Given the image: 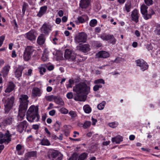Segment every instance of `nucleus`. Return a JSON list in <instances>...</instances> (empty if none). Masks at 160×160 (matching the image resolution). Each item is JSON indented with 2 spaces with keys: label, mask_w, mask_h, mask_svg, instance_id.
<instances>
[{
  "label": "nucleus",
  "mask_w": 160,
  "mask_h": 160,
  "mask_svg": "<svg viewBox=\"0 0 160 160\" xmlns=\"http://www.w3.org/2000/svg\"><path fill=\"white\" fill-rule=\"evenodd\" d=\"M73 91L76 93L74 97L75 100L83 102L86 99V95L90 92V87L85 83H80L73 88Z\"/></svg>",
  "instance_id": "nucleus-1"
},
{
  "label": "nucleus",
  "mask_w": 160,
  "mask_h": 160,
  "mask_svg": "<svg viewBox=\"0 0 160 160\" xmlns=\"http://www.w3.org/2000/svg\"><path fill=\"white\" fill-rule=\"evenodd\" d=\"M27 95H21L19 98L20 104L18 109V119L19 121L22 120L25 116V112L27 109L28 102Z\"/></svg>",
  "instance_id": "nucleus-2"
},
{
  "label": "nucleus",
  "mask_w": 160,
  "mask_h": 160,
  "mask_svg": "<svg viewBox=\"0 0 160 160\" xmlns=\"http://www.w3.org/2000/svg\"><path fill=\"white\" fill-rule=\"evenodd\" d=\"M40 116L38 114V109L34 106H31L28 109L26 118L30 122H38L39 121Z\"/></svg>",
  "instance_id": "nucleus-3"
},
{
  "label": "nucleus",
  "mask_w": 160,
  "mask_h": 160,
  "mask_svg": "<svg viewBox=\"0 0 160 160\" xmlns=\"http://www.w3.org/2000/svg\"><path fill=\"white\" fill-rule=\"evenodd\" d=\"M15 98L13 96H12L10 98H4L2 99L4 108L5 113H8L12 109L14 103Z\"/></svg>",
  "instance_id": "nucleus-4"
},
{
  "label": "nucleus",
  "mask_w": 160,
  "mask_h": 160,
  "mask_svg": "<svg viewBox=\"0 0 160 160\" xmlns=\"http://www.w3.org/2000/svg\"><path fill=\"white\" fill-rule=\"evenodd\" d=\"M47 156L50 160H62L63 155L57 150L50 149L48 152Z\"/></svg>",
  "instance_id": "nucleus-5"
},
{
  "label": "nucleus",
  "mask_w": 160,
  "mask_h": 160,
  "mask_svg": "<svg viewBox=\"0 0 160 160\" xmlns=\"http://www.w3.org/2000/svg\"><path fill=\"white\" fill-rule=\"evenodd\" d=\"M34 51V50L32 47L27 46L24 51L23 55L24 60L26 61H29L31 59Z\"/></svg>",
  "instance_id": "nucleus-6"
},
{
  "label": "nucleus",
  "mask_w": 160,
  "mask_h": 160,
  "mask_svg": "<svg viewBox=\"0 0 160 160\" xmlns=\"http://www.w3.org/2000/svg\"><path fill=\"white\" fill-rule=\"evenodd\" d=\"M64 57L67 59L73 61L76 58V55L72 50L69 49H66L64 52Z\"/></svg>",
  "instance_id": "nucleus-7"
},
{
  "label": "nucleus",
  "mask_w": 160,
  "mask_h": 160,
  "mask_svg": "<svg viewBox=\"0 0 160 160\" xmlns=\"http://www.w3.org/2000/svg\"><path fill=\"white\" fill-rule=\"evenodd\" d=\"M87 36L84 32H81L78 34L75 38V41L78 43L85 42L86 41Z\"/></svg>",
  "instance_id": "nucleus-8"
},
{
  "label": "nucleus",
  "mask_w": 160,
  "mask_h": 160,
  "mask_svg": "<svg viewBox=\"0 0 160 160\" xmlns=\"http://www.w3.org/2000/svg\"><path fill=\"white\" fill-rule=\"evenodd\" d=\"M135 62L137 66H139L142 71H144L148 68V65L147 63L143 59H138L135 61Z\"/></svg>",
  "instance_id": "nucleus-9"
},
{
  "label": "nucleus",
  "mask_w": 160,
  "mask_h": 160,
  "mask_svg": "<svg viewBox=\"0 0 160 160\" xmlns=\"http://www.w3.org/2000/svg\"><path fill=\"white\" fill-rule=\"evenodd\" d=\"M52 27L49 24L45 23L41 28V32L44 34L48 35L52 30Z\"/></svg>",
  "instance_id": "nucleus-10"
},
{
  "label": "nucleus",
  "mask_w": 160,
  "mask_h": 160,
  "mask_svg": "<svg viewBox=\"0 0 160 160\" xmlns=\"http://www.w3.org/2000/svg\"><path fill=\"white\" fill-rule=\"evenodd\" d=\"M6 135L7 136L5 138H1L0 140V144H1L4 143L6 144H8L11 141L12 135L10 134L8 130H7L6 131Z\"/></svg>",
  "instance_id": "nucleus-11"
},
{
  "label": "nucleus",
  "mask_w": 160,
  "mask_h": 160,
  "mask_svg": "<svg viewBox=\"0 0 160 160\" xmlns=\"http://www.w3.org/2000/svg\"><path fill=\"white\" fill-rule=\"evenodd\" d=\"M42 93V91L38 87H34L32 90V96L34 98L41 97Z\"/></svg>",
  "instance_id": "nucleus-12"
},
{
  "label": "nucleus",
  "mask_w": 160,
  "mask_h": 160,
  "mask_svg": "<svg viewBox=\"0 0 160 160\" xmlns=\"http://www.w3.org/2000/svg\"><path fill=\"white\" fill-rule=\"evenodd\" d=\"M90 46L88 44H80L77 47V49L84 52H86L89 51L90 50Z\"/></svg>",
  "instance_id": "nucleus-13"
},
{
  "label": "nucleus",
  "mask_w": 160,
  "mask_h": 160,
  "mask_svg": "<svg viewBox=\"0 0 160 160\" xmlns=\"http://www.w3.org/2000/svg\"><path fill=\"white\" fill-rule=\"evenodd\" d=\"M131 17V19L136 23H137L138 22L139 12L137 9H134L132 12Z\"/></svg>",
  "instance_id": "nucleus-14"
},
{
  "label": "nucleus",
  "mask_w": 160,
  "mask_h": 160,
  "mask_svg": "<svg viewBox=\"0 0 160 160\" xmlns=\"http://www.w3.org/2000/svg\"><path fill=\"white\" fill-rule=\"evenodd\" d=\"M26 38L30 41L35 40L36 37L35 33L33 31H30L26 33Z\"/></svg>",
  "instance_id": "nucleus-15"
},
{
  "label": "nucleus",
  "mask_w": 160,
  "mask_h": 160,
  "mask_svg": "<svg viewBox=\"0 0 160 160\" xmlns=\"http://www.w3.org/2000/svg\"><path fill=\"white\" fill-rule=\"evenodd\" d=\"M24 69L23 66H19L14 72L16 77L17 78L21 77L22 76V71Z\"/></svg>",
  "instance_id": "nucleus-16"
},
{
  "label": "nucleus",
  "mask_w": 160,
  "mask_h": 160,
  "mask_svg": "<svg viewBox=\"0 0 160 160\" xmlns=\"http://www.w3.org/2000/svg\"><path fill=\"white\" fill-rule=\"evenodd\" d=\"M109 56V54L105 51H100L96 55V57L98 58H106L108 57Z\"/></svg>",
  "instance_id": "nucleus-17"
},
{
  "label": "nucleus",
  "mask_w": 160,
  "mask_h": 160,
  "mask_svg": "<svg viewBox=\"0 0 160 160\" xmlns=\"http://www.w3.org/2000/svg\"><path fill=\"white\" fill-rule=\"evenodd\" d=\"M90 0H81L80 6L82 8H86L89 6Z\"/></svg>",
  "instance_id": "nucleus-18"
},
{
  "label": "nucleus",
  "mask_w": 160,
  "mask_h": 160,
  "mask_svg": "<svg viewBox=\"0 0 160 160\" xmlns=\"http://www.w3.org/2000/svg\"><path fill=\"white\" fill-rule=\"evenodd\" d=\"M47 8H48L46 6H44L41 7L38 13L37 14V16L39 17H41L46 13Z\"/></svg>",
  "instance_id": "nucleus-19"
},
{
  "label": "nucleus",
  "mask_w": 160,
  "mask_h": 160,
  "mask_svg": "<svg viewBox=\"0 0 160 160\" xmlns=\"http://www.w3.org/2000/svg\"><path fill=\"white\" fill-rule=\"evenodd\" d=\"M15 85L12 82H10L8 85V86L5 90V92H10L13 91L15 87Z\"/></svg>",
  "instance_id": "nucleus-20"
},
{
  "label": "nucleus",
  "mask_w": 160,
  "mask_h": 160,
  "mask_svg": "<svg viewBox=\"0 0 160 160\" xmlns=\"http://www.w3.org/2000/svg\"><path fill=\"white\" fill-rule=\"evenodd\" d=\"M10 68V66L7 65L5 66L2 68L1 72L3 74V77L6 76L8 74Z\"/></svg>",
  "instance_id": "nucleus-21"
},
{
  "label": "nucleus",
  "mask_w": 160,
  "mask_h": 160,
  "mask_svg": "<svg viewBox=\"0 0 160 160\" xmlns=\"http://www.w3.org/2000/svg\"><path fill=\"white\" fill-rule=\"evenodd\" d=\"M112 142H115L116 143L119 144L122 141L123 138L122 137L118 135L112 138Z\"/></svg>",
  "instance_id": "nucleus-22"
},
{
  "label": "nucleus",
  "mask_w": 160,
  "mask_h": 160,
  "mask_svg": "<svg viewBox=\"0 0 160 160\" xmlns=\"http://www.w3.org/2000/svg\"><path fill=\"white\" fill-rule=\"evenodd\" d=\"M54 102L57 104L63 105H64V102L63 101L62 98L59 97H57L55 96V99L54 100Z\"/></svg>",
  "instance_id": "nucleus-23"
},
{
  "label": "nucleus",
  "mask_w": 160,
  "mask_h": 160,
  "mask_svg": "<svg viewBox=\"0 0 160 160\" xmlns=\"http://www.w3.org/2000/svg\"><path fill=\"white\" fill-rule=\"evenodd\" d=\"M12 117L9 116L5 119L3 121V123L5 125H9L12 122Z\"/></svg>",
  "instance_id": "nucleus-24"
},
{
  "label": "nucleus",
  "mask_w": 160,
  "mask_h": 160,
  "mask_svg": "<svg viewBox=\"0 0 160 160\" xmlns=\"http://www.w3.org/2000/svg\"><path fill=\"white\" fill-rule=\"evenodd\" d=\"M46 67L47 65L45 64H42L39 67L38 69L41 74L43 75V73L46 72Z\"/></svg>",
  "instance_id": "nucleus-25"
},
{
  "label": "nucleus",
  "mask_w": 160,
  "mask_h": 160,
  "mask_svg": "<svg viewBox=\"0 0 160 160\" xmlns=\"http://www.w3.org/2000/svg\"><path fill=\"white\" fill-rule=\"evenodd\" d=\"M37 42L39 45H42L44 43L45 41L44 35L41 34L39 36L37 39Z\"/></svg>",
  "instance_id": "nucleus-26"
},
{
  "label": "nucleus",
  "mask_w": 160,
  "mask_h": 160,
  "mask_svg": "<svg viewBox=\"0 0 160 160\" xmlns=\"http://www.w3.org/2000/svg\"><path fill=\"white\" fill-rule=\"evenodd\" d=\"M88 154L86 152H83L79 156L78 155L77 160H85L87 158Z\"/></svg>",
  "instance_id": "nucleus-27"
},
{
  "label": "nucleus",
  "mask_w": 160,
  "mask_h": 160,
  "mask_svg": "<svg viewBox=\"0 0 160 160\" xmlns=\"http://www.w3.org/2000/svg\"><path fill=\"white\" fill-rule=\"evenodd\" d=\"M131 8V2L128 1L127 2L125 5V9L127 12H130Z\"/></svg>",
  "instance_id": "nucleus-28"
},
{
  "label": "nucleus",
  "mask_w": 160,
  "mask_h": 160,
  "mask_svg": "<svg viewBox=\"0 0 160 160\" xmlns=\"http://www.w3.org/2000/svg\"><path fill=\"white\" fill-rule=\"evenodd\" d=\"M148 7L144 4L142 5L141 7V12L143 15L148 13L147 9Z\"/></svg>",
  "instance_id": "nucleus-29"
},
{
  "label": "nucleus",
  "mask_w": 160,
  "mask_h": 160,
  "mask_svg": "<svg viewBox=\"0 0 160 160\" xmlns=\"http://www.w3.org/2000/svg\"><path fill=\"white\" fill-rule=\"evenodd\" d=\"M40 144L43 146H49L50 145L49 141L47 138L43 139L41 140Z\"/></svg>",
  "instance_id": "nucleus-30"
},
{
  "label": "nucleus",
  "mask_w": 160,
  "mask_h": 160,
  "mask_svg": "<svg viewBox=\"0 0 160 160\" xmlns=\"http://www.w3.org/2000/svg\"><path fill=\"white\" fill-rule=\"evenodd\" d=\"M61 123L58 121H57L53 126V128L56 131H58L60 129Z\"/></svg>",
  "instance_id": "nucleus-31"
},
{
  "label": "nucleus",
  "mask_w": 160,
  "mask_h": 160,
  "mask_svg": "<svg viewBox=\"0 0 160 160\" xmlns=\"http://www.w3.org/2000/svg\"><path fill=\"white\" fill-rule=\"evenodd\" d=\"M151 13L150 14H148L147 13L144 15H144L143 17L144 19L145 20H148L151 17L152 15L153 14L154 12L152 9L151 10Z\"/></svg>",
  "instance_id": "nucleus-32"
},
{
  "label": "nucleus",
  "mask_w": 160,
  "mask_h": 160,
  "mask_svg": "<svg viewBox=\"0 0 160 160\" xmlns=\"http://www.w3.org/2000/svg\"><path fill=\"white\" fill-rule=\"evenodd\" d=\"M83 110L86 113H90L91 111V108L89 105H86L83 107Z\"/></svg>",
  "instance_id": "nucleus-33"
},
{
  "label": "nucleus",
  "mask_w": 160,
  "mask_h": 160,
  "mask_svg": "<svg viewBox=\"0 0 160 160\" xmlns=\"http://www.w3.org/2000/svg\"><path fill=\"white\" fill-rule=\"evenodd\" d=\"M111 36V35L103 34L100 37L103 40L108 41L110 40Z\"/></svg>",
  "instance_id": "nucleus-34"
},
{
  "label": "nucleus",
  "mask_w": 160,
  "mask_h": 160,
  "mask_svg": "<svg viewBox=\"0 0 160 160\" xmlns=\"http://www.w3.org/2000/svg\"><path fill=\"white\" fill-rule=\"evenodd\" d=\"M78 155L76 153H73L68 160H77Z\"/></svg>",
  "instance_id": "nucleus-35"
},
{
  "label": "nucleus",
  "mask_w": 160,
  "mask_h": 160,
  "mask_svg": "<svg viewBox=\"0 0 160 160\" xmlns=\"http://www.w3.org/2000/svg\"><path fill=\"white\" fill-rule=\"evenodd\" d=\"M106 104V102L105 101H103L101 103L99 104L97 106L98 108V109L101 110L103 109Z\"/></svg>",
  "instance_id": "nucleus-36"
},
{
  "label": "nucleus",
  "mask_w": 160,
  "mask_h": 160,
  "mask_svg": "<svg viewBox=\"0 0 160 160\" xmlns=\"http://www.w3.org/2000/svg\"><path fill=\"white\" fill-rule=\"evenodd\" d=\"M48 54L47 53L44 52L41 58L42 60L44 62L46 61L48 59Z\"/></svg>",
  "instance_id": "nucleus-37"
},
{
  "label": "nucleus",
  "mask_w": 160,
  "mask_h": 160,
  "mask_svg": "<svg viewBox=\"0 0 160 160\" xmlns=\"http://www.w3.org/2000/svg\"><path fill=\"white\" fill-rule=\"evenodd\" d=\"M154 32L157 35H160V24H158L156 26Z\"/></svg>",
  "instance_id": "nucleus-38"
},
{
  "label": "nucleus",
  "mask_w": 160,
  "mask_h": 160,
  "mask_svg": "<svg viewBox=\"0 0 160 160\" xmlns=\"http://www.w3.org/2000/svg\"><path fill=\"white\" fill-rule=\"evenodd\" d=\"M55 96L53 95H51L49 96H46L45 97V98L48 101H51L53 100H54L55 99Z\"/></svg>",
  "instance_id": "nucleus-39"
},
{
  "label": "nucleus",
  "mask_w": 160,
  "mask_h": 160,
  "mask_svg": "<svg viewBox=\"0 0 160 160\" xmlns=\"http://www.w3.org/2000/svg\"><path fill=\"white\" fill-rule=\"evenodd\" d=\"M97 23V22L96 19H93L92 20L90 23L89 25L92 27H94L95 26Z\"/></svg>",
  "instance_id": "nucleus-40"
},
{
  "label": "nucleus",
  "mask_w": 160,
  "mask_h": 160,
  "mask_svg": "<svg viewBox=\"0 0 160 160\" xmlns=\"http://www.w3.org/2000/svg\"><path fill=\"white\" fill-rule=\"evenodd\" d=\"M21 123L18 125L17 129L21 133L22 132L23 130H25L24 128H23L22 125H21Z\"/></svg>",
  "instance_id": "nucleus-41"
},
{
  "label": "nucleus",
  "mask_w": 160,
  "mask_h": 160,
  "mask_svg": "<svg viewBox=\"0 0 160 160\" xmlns=\"http://www.w3.org/2000/svg\"><path fill=\"white\" fill-rule=\"evenodd\" d=\"M91 124V122H90L87 121L84 123L83 127L84 129H86L89 127Z\"/></svg>",
  "instance_id": "nucleus-42"
},
{
  "label": "nucleus",
  "mask_w": 160,
  "mask_h": 160,
  "mask_svg": "<svg viewBox=\"0 0 160 160\" xmlns=\"http://www.w3.org/2000/svg\"><path fill=\"white\" fill-rule=\"evenodd\" d=\"M109 40H110V42L113 45H114L115 44L116 40L114 37L113 35H111V36Z\"/></svg>",
  "instance_id": "nucleus-43"
},
{
  "label": "nucleus",
  "mask_w": 160,
  "mask_h": 160,
  "mask_svg": "<svg viewBox=\"0 0 160 160\" xmlns=\"http://www.w3.org/2000/svg\"><path fill=\"white\" fill-rule=\"evenodd\" d=\"M95 84L102 83L103 84H105V82L103 79H99L95 80L94 81Z\"/></svg>",
  "instance_id": "nucleus-44"
},
{
  "label": "nucleus",
  "mask_w": 160,
  "mask_h": 160,
  "mask_svg": "<svg viewBox=\"0 0 160 160\" xmlns=\"http://www.w3.org/2000/svg\"><path fill=\"white\" fill-rule=\"evenodd\" d=\"M69 114L71 116L72 118L76 117L77 116L76 112L73 111H71L69 112Z\"/></svg>",
  "instance_id": "nucleus-45"
},
{
  "label": "nucleus",
  "mask_w": 160,
  "mask_h": 160,
  "mask_svg": "<svg viewBox=\"0 0 160 160\" xmlns=\"http://www.w3.org/2000/svg\"><path fill=\"white\" fill-rule=\"evenodd\" d=\"M20 123L21 124V125H22L23 128L26 130L28 125V123H27V122L26 121H24L22 122H21Z\"/></svg>",
  "instance_id": "nucleus-46"
},
{
  "label": "nucleus",
  "mask_w": 160,
  "mask_h": 160,
  "mask_svg": "<svg viewBox=\"0 0 160 160\" xmlns=\"http://www.w3.org/2000/svg\"><path fill=\"white\" fill-rule=\"evenodd\" d=\"M28 6V4L27 3H26L25 2H24L23 3L22 8V12L23 14H24L26 11V8Z\"/></svg>",
  "instance_id": "nucleus-47"
},
{
  "label": "nucleus",
  "mask_w": 160,
  "mask_h": 160,
  "mask_svg": "<svg viewBox=\"0 0 160 160\" xmlns=\"http://www.w3.org/2000/svg\"><path fill=\"white\" fill-rule=\"evenodd\" d=\"M60 111L63 114H67L68 112V110L64 108H61L60 109Z\"/></svg>",
  "instance_id": "nucleus-48"
},
{
  "label": "nucleus",
  "mask_w": 160,
  "mask_h": 160,
  "mask_svg": "<svg viewBox=\"0 0 160 160\" xmlns=\"http://www.w3.org/2000/svg\"><path fill=\"white\" fill-rule=\"evenodd\" d=\"M36 152L32 151L29 152L28 153V157H34L36 156Z\"/></svg>",
  "instance_id": "nucleus-49"
},
{
  "label": "nucleus",
  "mask_w": 160,
  "mask_h": 160,
  "mask_svg": "<svg viewBox=\"0 0 160 160\" xmlns=\"http://www.w3.org/2000/svg\"><path fill=\"white\" fill-rule=\"evenodd\" d=\"M102 87V85H96L94 86L93 90L94 91H97L99 90V88Z\"/></svg>",
  "instance_id": "nucleus-50"
},
{
  "label": "nucleus",
  "mask_w": 160,
  "mask_h": 160,
  "mask_svg": "<svg viewBox=\"0 0 160 160\" xmlns=\"http://www.w3.org/2000/svg\"><path fill=\"white\" fill-rule=\"evenodd\" d=\"M22 146L20 144H18L17 145L16 147V149L17 151H18V154L20 155L21 153H19V151L22 149Z\"/></svg>",
  "instance_id": "nucleus-51"
},
{
  "label": "nucleus",
  "mask_w": 160,
  "mask_h": 160,
  "mask_svg": "<svg viewBox=\"0 0 160 160\" xmlns=\"http://www.w3.org/2000/svg\"><path fill=\"white\" fill-rule=\"evenodd\" d=\"M145 3L148 6H150L152 4V0H145Z\"/></svg>",
  "instance_id": "nucleus-52"
},
{
  "label": "nucleus",
  "mask_w": 160,
  "mask_h": 160,
  "mask_svg": "<svg viewBox=\"0 0 160 160\" xmlns=\"http://www.w3.org/2000/svg\"><path fill=\"white\" fill-rule=\"evenodd\" d=\"M66 96L69 99H72L73 97V94L72 92H68Z\"/></svg>",
  "instance_id": "nucleus-53"
},
{
  "label": "nucleus",
  "mask_w": 160,
  "mask_h": 160,
  "mask_svg": "<svg viewBox=\"0 0 160 160\" xmlns=\"http://www.w3.org/2000/svg\"><path fill=\"white\" fill-rule=\"evenodd\" d=\"M5 39V36H2L0 37V47L2 46Z\"/></svg>",
  "instance_id": "nucleus-54"
},
{
  "label": "nucleus",
  "mask_w": 160,
  "mask_h": 160,
  "mask_svg": "<svg viewBox=\"0 0 160 160\" xmlns=\"http://www.w3.org/2000/svg\"><path fill=\"white\" fill-rule=\"evenodd\" d=\"M109 125L110 127L112 128H114L117 126V124L115 122H112L109 123Z\"/></svg>",
  "instance_id": "nucleus-55"
},
{
  "label": "nucleus",
  "mask_w": 160,
  "mask_h": 160,
  "mask_svg": "<svg viewBox=\"0 0 160 160\" xmlns=\"http://www.w3.org/2000/svg\"><path fill=\"white\" fill-rule=\"evenodd\" d=\"M121 58L118 57L115 59L113 61V62L118 63H120V62L121 61Z\"/></svg>",
  "instance_id": "nucleus-56"
},
{
  "label": "nucleus",
  "mask_w": 160,
  "mask_h": 160,
  "mask_svg": "<svg viewBox=\"0 0 160 160\" xmlns=\"http://www.w3.org/2000/svg\"><path fill=\"white\" fill-rule=\"evenodd\" d=\"M46 68L49 71L52 70L54 69V67L53 65H47Z\"/></svg>",
  "instance_id": "nucleus-57"
},
{
  "label": "nucleus",
  "mask_w": 160,
  "mask_h": 160,
  "mask_svg": "<svg viewBox=\"0 0 160 160\" xmlns=\"http://www.w3.org/2000/svg\"><path fill=\"white\" fill-rule=\"evenodd\" d=\"M56 112V111L55 110L53 109L50 111L49 112V114L52 116H53L54 115Z\"/></svg>",
  "instance_id": "nucleus-58"
},
{
  "label": "nucleus",
  "mask_w": 160,
  "mask_h": 160,
  "mask_svg": "<svg viewBox=\"0 0 160 160\" xmlns=\"http://www.w3.org/2000/svg\"><path fill=\"white\" fill-rule=\"evenodd\" d=\"M32 70L31 69H29L28 72L25 73V74L27 76H30L32 73Z\"/></svg>",
  "instance_id": "nucleus-59"
},
{
  "label": "nucleus",
  "mask_w": 160,
  "mask_h": 160,
  "mask_svg": "<svg viewBox=\"0 0 160 160\" xmlns=\"http://www.w3.org/2000/svg\"><path fill=\"white\" fill-rule=\"evenodd\" d=\"M79 21L81 23H82L84 22V19L82 17H79L78 18Z\"/></svg>",
  "instance_id": "nucleus-60"
},
{
  "label": "nucleus",
  "mask_w": 160,
  "mask_h": 160,
  "mask_svg": "<svg viewBox=\"0 0 160 160\" xmlns=\"http://www.w3.org/2000/svg\"><path fill=\"white\" fill-rule=\"evenodd\" d=\"M58 14L59 17H61L63 15V12L62 10H60L58 11Z\"/></svg>",
  "instance_id": "nucleus-61"
},
{
  "label": "nucleus",
  "mask_w": 160,
  "mask_h": 160,
  "mask_svg": "<svg viewBox=\"0 0 160 160\" xmlns=\"http://www.w3.org/2000/svg\"><path fill=\"white\" fill-rule=\"evenodd\" d=\"M51 138L54 140H56L58 138V137L55 135L54 134H52L51 136Z\"/></svg>",
  "instance_id": "nucleus-62"
},
{
  "label": "nucleus",
  "mask_w": 160,
  "mask_h": 160,
  "mask_svg": "<svg viewBox=\"0 0 160 160\" xmlns=\"http://www.w3.org/2000/svg\"><path fill=\"white\" fill-rule=\"evenodd\" d=\"M32 128L35 130H37L39 128V126L37 124L33 125L32 126Z\"/></svg>",
  "instance_id": "nucleus-63"
},
{
  "label": "nucleus",
  "mask_w": 160,
  "mask_h": 160,
  "mask_svg": "<svg viewBox=\"0 0 160 160\" xmlns=\"http://www.w3.org/2000/svg\"><path fill=\"white\" fill-rule=\"evenodd\" d=\"M56 23L57 24H59L61 22V19L60 18H57L56 19Z\"/></svg>",
  "instance_id": "nucleus-64"
}]
</instances>
